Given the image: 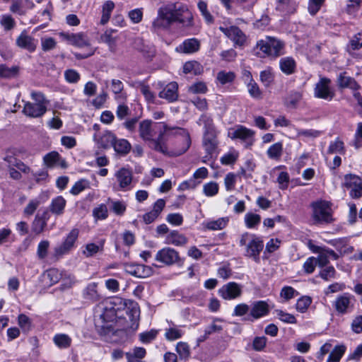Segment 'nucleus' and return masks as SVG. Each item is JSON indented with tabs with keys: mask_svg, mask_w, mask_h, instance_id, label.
I'll return each instance as SVG.
<instances>
[{
	"mask_svg": "<svg viewBox=\"0 0 362 362\" xmlns=\"http://www.w3.org/2000/svg\"><path fill=\"white\" fill-rule=\"evenodd\" d=\"M238 158V153L235 151L224 154L220 159L223 165H231L235 163Z\"/></svg>",
	"mask_w": 362,
	"mask_h": 362,
	"instance_id": "57",
	"label": "nucleus"
},
{
	"mask_svg": "<svg viewBox=\"0 0 362 362\" xmlns=\"http://www.w3.org/2000/svg\"><path fill=\"white\" fill-rule=\"evenodd\" d=\"M146 351L143 347H134L125 354L127 362H144L142 359L146 356Z\"/></svg>",
	"mask_w": 362,
	"mask_h": 362,
	"instance_id": "31",
	"label": "nucleus"
},
{
	"mask_svg": "<svg viewBox=\"0 0 362 362\" xmlns=\"http://www.w3.org/2000/svg\"><path fill=\"white\" fill-rule=\"evenodd\" d=\"M155 259L157 262L165 264H172L181 262L176 250H158Z\"/></svg>",
	"mask_w": 362,
	"mask_h": 362,
	"instance_id": "16",
	"label": "nucleus"
},
{
	"mask_svg": "<svg viewBox=\"0 0 362 362\" xmlns=\"http://www.w3.org/2000/svg\"><path fill=\"white\" fill-rule=\"evenodd\" d=\"M313 216L319 223H330L332 221L331 208L329 202L318 201L312 204Z\"/></svg>",
	"mask_w": 362,
	"mask_h": 362,
	"instance_id": "8",
	"label": "nucleus"
},
{
	"mask_svg": "<svg viewBox=\"0 0 362 362\" xmlns=\"http://www.w3.org/2000/svg\"><path fill=\"white\" fill-rule=\"evenodd\" d=\"M176 351L180 358H187L189 356V347L185 342L180 341L176 345Z\"/></svg>",
	"mask_w": 362,
	"mask_h": 362,
	"instance_id": "58",
	"label": "nucleus"
},
{
	"mask_svg": "<svg viewBox=\"0 0 362 362\" xmlns=\"http://www.w3.org/2000/svg\"><path fill=\"white\" fill-rule=\"evenodd\" d=\"M244 221L247 228H253L260 223L261 216L259 214L249 212L245 215Z\"/></svg>",
	"mask_w": 362,
	"mask_h": 362,
	"instance_id": "44",
	"label": "nucleus"
},
{
	"mask_svg": "<svg viewBox=\"0 0 362 362\" xmlns=\"http://www.w3.org/2000/svg\"><path fill=\"white\" fill-rule=\"evenodd\" d=\"M260 80L266 87L269 86L274 81V76L271 68L262 71L260 72Z\"/></svg>",
	"mask_w": 362,
	"mask_h": 362,
	"instance_id": "50",
	"label": "nucleus"
},
{
	"mask_svg": "<svg viewBox=\"0 0 362 362\" xmlns=\"http://www.w3.org/2000/svg\"><path fill=\"white\" fill-rule=\"evenodd\" d=\"M283 151V144L281 142H276L269 147L267 151V155L270 159L279 160L282 156Z\"/></svg>",
	"mask_w": 362,
	"mask_h": 362,
	"instance_id": "34",
	"label": "nucleus"
},
{
	"mask_svg": "<svg viewBox=\"0 0 362 362\" xmlns=\"http://www.w3.org/2000/svg\"><path fill=\"white\" fill-rule=\"evenodd\" d=\"M53 342L60 349H66L71 345L72 339L66 334L58 333L54 335Z\"/></svg>",
	"mask_w": 362,
	"mask_h": 362,
	"instance_id": "33",
	"label": "nucleus"
},
{
	"mask_svg": "<svg viewBox=\"0 0 362 362\" xmlns=\"http://www.w3.org/2000/svg\"><path fill=\"white\" fill-rule=\"evenodd\" d=\"M115 137V134L112 132L105 131L103 133H95L93 135V140L98 148L107 149L112 147Z\"/></svg>",
	"mask_w": 362,
	"mask_h": 362,
	"instance_id": "15",
	"label": "nucleus"
},
{
	"mask_svg": "<svg viewBox=\"0 0 362 362\" xmlns=\"http://www.w3.org/2000/svg\"><path fill=\"white\" fill-rule=\"evenodd\" d=\"M16 45L23 49L28 50L30 52H33L36 47L37 43L35 39L28 35L25 31H23L16 39Z\"/></svg>",
	"mask_w": 362,
	"mask_h": 362,
	"instance_id": "20",
	"label": "nucleus"
},
{
	"mask_svg": "<svg viewBox=\"0 0 362 362\" xmlns=\"http://www.w3.org/2000/svg\"><path fill=\"white\" fill-rule=\"evenodd\" d=\"M62 274L57 269L52 268L45 271L42 276V281L47 286H51L57 284L61 279Z\"/></svg>",
	"mask_w": 362,
	"mask_h": 362,
	"instance_id": "23",
	"label": "nucleus"
},
{
	"mask_svg": "<svg viewBox=\"0 0 362 362\" xmlns=\"http://www.w3.org/2000/svg\"><path fill=\"white\" fill-rule=\"evenodd\" d=\"M255 50L260 57L276 59L285 54V42L277 37L266 36L257 42Z\"/></svg>",
	"mask_w": 362,
	"mask_h": 362,
	"instance_id": "4",
	"label": "nucleus"
},
{
	"mask_svg": "<svg viewBox=\"0 0 362 362\" xmlns=\"http://www.w3.org/2000/svg\"><path fill=\"white\" fill-rule=\"evenodd\" d=\"M116 184L113 188L116 191L127 192L134 187L133 172L130 168L122 167L115 173Z\"/></svg>",
	"mask_w": 362,
	"mask_h": 362,
	"instance_id": "6",
	"label": "nucleus"
},
{
	"mask_svg": "<svg viewBox=\"0 0 362 362\" xmlns=\"http://www.w3.org/2000/svg\"><path fill=\"white\" fill-rule=\"evenodd\" d=\"M267 339L265 337H256L252 341V349L256 351H262L267 344Z\"/></svg>",
	"mask_w": 362,
	"mask_h": 362,
	"instance_id": "60",
	"label": "nucleus"
},
{
	"mask_svg": "<svg viewBox=\"0 0 362 362\" xmlns=\"http://www.w3.org/2000/svg\"><path fill=\"white\" fill-rule=\"evenodd\" d=\"M312 303V300L309 296H303L300 298L296 303V308L300 313H304Z\"/></svg>",
	"mask_w": 362,
	"mask_h": 362,
	"instance_id": "54",
	"label": "nucleus"
},
{
	"mask_svg": "<svg viewBox=\"0 0 362 362\" xmlns=\"http://www.w3.org/2000/svg\"><path fill=\"white\" fill-rule=\"evenodd\" d=\"M240 243L241 247H246L247 249H262L264 247L260 238L247 233L241 236Z\"/></svg>",
	"mask_w": 362,
	"mask_h": 362,
	"instance_id": "18",
	"label": "nucleus"
},
{
	"mask_svg": "<svg viewBox=\"0 0 362 362\" xmlns=\"http://www.w3.org/2000/svg\"><path fill=\"white\" fill-rule=\"evenodd\" d=\"M169 131L180 137L181 146L170 153L178 156L185 153L191 145V139L188 131L180 127H169L163 122H153L151 120H143L139 124V135L145 141H149L150 146L155 151L163 154H168V148L164 140V135Z\"/></svg>",
	"mask_w": 362,
	"mask_h": 362,
	"instance_id": "1",
	"label": "nucleus"
},
{
	"mask_svg": "<svg viewBox=\"0 0 362 362\" xmlns=\"http://www.w3.org/2000/svg\"><path fill=\"white\" fill-rule=\"evenodd\" d=\"M298 294V291H296L291 286H284L282 288L280 296L286 300L293 298Z\"/></svg>",
	"mask_w": 362,
	"mask_h": 362,
	"instance_id": "62",
	"label": "nucleus"
},
{
	"mask_svg": "<svg viewBox=\"0 0 362 362\" xmlns=\"http://www.w3.org/2000/svg\"><path fill=\"white\" fill-rule=\"evenodd\" d=\"M203 71L202 66L196 61H189L183 65V72L185 74H191L199 75Z\"/></svg>",
	"mask_w": 362,
	"mask_h": 362,
	"instance_id": "37",
	"label": "nucleus"
},
{
	"mask_svg": "<svg viewBox=\"0 0 362 362\" xmlns=\"http://www.w3.org/2000/svg\"><path fill=\"white\" fill-rule=\"evenodd\" d=\"M255 132L243 125H236L230 129L228 136L231 139H239L246 148H250L255 143Z\"/></svg>",
	"mask_w": 362,
	"mask_h": 362,
	"instance_id": "7",
	"label": "nucleus"
},
{
	"mask_svg": "<svg viewBox=\"0 0 362 362\" xmlns=\"http://www.w3.org/2000/svg\"><path fill=\"white\" fill-rule=\"evenodd\" d=\"M19 69L13 66L8 67L5 64H0V77L11 78L16 77L18 74Z\"/></svg>",
	"mask_w": 362,
	"mask_h": 362,
	"instance_id": "41",
	"label": "nucleus"
},
{
	"mask_svg": "<svg viewBox=\"0 0 362 362\" xmlns=\"http://www.w3.org/2000/svg\"><path fill=\"white\" fill-rule=\"evenodd\" d=\"M337 85L341 88H349L352 90L359 88L358 84L355 79L346 75V72L340 73L337 77Z\"/></svg>",
	"mask_w": 362,
	"mask_h": 362,
	"instance_id": "25",
	"label": "nucleus"
},
{
	"mask_svg": "<svg viewBox=\"0 0 362 362\" xmlns=\"http://www.w3.org/2000/svg\"><path fill=\"white\" fill-rule=\"evenodd\" d=\"M177 88V83L176 82H171L166 85L163 90L159 93L158 96L169 102L175 101L178 98Z\"/></svg>",
	"mask_w": 362,
	"mask_h": 362,
	"instance_id": "22",
	"label": "nucleus"
},
{
	"mask_svg": "<svg viewBox=\"0 0 362 362\" xmlns=\"http://www.w3.org/2000/svg\"><path fill=\"white\" fill-rule=\"evenodd\" d=\"M136 48L141 52L144 57L151 58L155 54V49L153 46L144 45L141 40L135 42Z\"/></svg>",
	"mask_w": 362,
	"mask_h": 362,
	"instance_id": "42",
	"label": "nucleus"
},
{
	"mask_svg": "<svg viewBox=\"0 0 362 362\" xmlns=\"http://www.w3.org/2000/svg\"><path fill=\"white\" fill-rule=\"evenodd\" d=\"M30 98L33 102L22 100L24 103L23 113L31 118L42 117L47 110L49 100L45 94L40 91H31Z\"/></svg>",
	"mask_w": 362,
	"mask_h": 362,
	"instance_id": "5",
	"label": "nucleus"
},
{
	"mask_svg": "<svg viewBox=\"0 0 362 362\" xmlns=\"http://www.w3.org/2000/svg\"><path fill=\"white\" fill-rule=\"evenodd\" d=\"M301 99L302 94L300 92H293L286 99L285 105L288 107L295 108Z\"/></svg>",
	"mask_w": 362,
	"mask_h": 362,
	"instance_id": "49",
	"label": "nucleus"
},
{
	"mask_svg": "<svg viewBox=\"0 0 362 362\" xmlns=\"http://www.w3.org/2000/svg\"><path fill=\"white\" fill-rule=\"evenodd\" d=\"M166 221L171 225L179 226L183 223V216L179 213L169 214L166 217Z\"/></svg>",
	"mask_w": 362,
	"mask_h": 362,
	"instance_id": "64",
	"label": "nucleus"
},
{
	"mask_svg": "<svg viewBox=\"0 0 362 362\" xmlns=\"http://www.w3.org/2000/svg\"><path fill=\"white\" fill-rule=\"evenodd\" d=\"M158 334V331L151 329L139 334V339L144 344H148L154 340Z\"/></svg>",
	"mask_w": 362,
	"mask_h": 362,
	"instance_id": "61",
	"label": "nucleus"
},
{
	"mask_svg": "<svg viewBox=\"0 0 362 362\" xmlns=\"http://www.w3.org/2000/svg\"><path fill=\"white\" fill-rule=\"evenodd\" d=\"M115 8V4L112 1H107L103 5L102 17L100 19V23L102 25L106 24L110 18L112 10Z\"/></svg>",
	"mask_w": 362,
	"mask_h": 362,
	"instance_id": "40",
	"label": "nucleus"
},
{
	"mask_svg": "<svg viewBox=\"0 0 362 362\" xmlns=\"http://www.w3.org/2000/svg\"><path fill=\"white\" fill-rule=\"evenodd\" d=\"M279 68L286 75H291L295 73L296 62L291 57H285L279 60Z\"/></svg>",
	"mask_w": 362,
	"mask_h": 362,
	"instance_id": "26",
	"label": "nucleus"
},
{
	"mask_svg": "<svg viewBox=\"0 0 362 362\" xmlns=\"http://www.w3.org/2000/svg\"><path fill=\"white\" fill-rule=\"evenodd\" d=\"M229 221L228 217H222L216 220H209L203 223V227L206 230H218L225 228Z\"/></svg>",
	"mask_w": 362,
	"mask_h": 362,
	"instance_id": "27",
	"label": "nucleus"
},
{
	"mask_svg": "<svg viewBox=\"0 0 362 362\" xmlns=\"http://www.w3.org/2000/svg\"><path fill=\"white\" fill-rule=\"evenodd\" d=\"M200 41L194 37L185 40L175 48V51L182 54H194L200 49Z\"/></svg>",
	"mask_w": 362,
	"mask_h": 362,
	"instance_id": "14",
	"label": "nucleus"
},
{
	"mask_svg": "<svg viewBox=\"0 0 362 362\" xmlns=\"http://www.w3.org/2000/svg\"><path fill=\"white\" fill-rule=\"evenodd\" d=\"M331 80L328 78H320L314 88V96L317 98L330 101L334 97V92L330 87Z\"/></svg>",
	"mask_w": 362,
	"mask_h": 362,
	"instance_id": "11",
	"label": "nucleus"
},
{
	"mask_svg": "<svg viewBox=\"0 0 362 362\" xmlns=\"http://www.w3.org/2000/svg\"><path fill=\"white\" fill-rule=\"evenodd\" d=\"M93 216L95 219L104 220L108 216V210L105 204H101L93 210Z\"/></svg>",
	"mask_w": 362,
	"mask_h": 362,
	"instance_id": "48",
	"label": "nucleus"
},
{
	"mask_svg": "<svg viewBox=\"0 0 362 362\" xmlns=\"http://www.w3.org/2000/svg\"><path fill=\"white\" fill-rule=\"evenodd\" d=\"M43 161L48 168H52L57 164L63 168L66 166V161L60 160V155L57 151H52L46 154L43 158Z\"/></svg>",
	"mask_w": 362,
	"mask_h": 362,
	"instance_id": "30",
	"label": "nucleus"
},
{
	"mask_svg": "<svg viewBox=\"0 0 362 362\" xmlns=\"http://www.w3.org/2000/svg\"><path fill=\"white\" fill-rule=\"evenodd\" d=\"M66 203V200L62 196H58L52 199L49 206L50 211L56 215H61L64 212Z\"/></svg>",
	"mask_w": 362,
	"mask_h": 362,
	"instance_id": "35",
	"label": "nucleus"
},
{
	"mask_svg": "<svg viewBox=\"0 0 362 362\" xmlns=\"http://www.w3.org/2000/svg\"><path fill=\"white\" fill-rule=\"evenodd\" d=\"M125 304L120 298L106 300L96 308L94 322L96 329L102 334H107L115 330V323L118 313L124 308Z\"/></svg>",
	"mask_w": 362,
	"mask_h": 362,
	"instance_id": "3",
	"label": "nucleus"
},
{
	"mask_svg": "<svg viewBox=\"0 0 362 362\" xmlns=\"http://www.w3.org/2000/svg\"><path fill=\"white\" fill-rule=\"evenodd\" d=\"M219 187L216 182H209L203 185V192L206 197H214L218 194Z\"/></svg>",
	"mask_w": 362,
	"mask_h": 362,
	"instance_id": "47",
	"label": "nucleus"
},
{
	"mask_svg": "<svg viewBox=\"0 0 362 362\" xmlns=\"http://www.w3.org/2000/svg\"><path fill=\"white\" fill-rule=\"evenodd\" d=\"M202 144L206 153L211 156L216 152L218 144L217 132L203 134Z\"/></svg>",
	"mask_w": 362,
	"mask_h": 362,
	"instance_id": "21",
	"label": "nucleus"
},
{
	"mask_svg": "<svg viewBox=\"0 0 362 362\" xmlns=\"http://www.w3.org/2000/svg\"><path fill=\"white\" fill-rule=\"evenodd\" d=\"M235 77V74L232 71H221L217 74V80L223 85L233 82Z\"/></svg>",
	"mask_w": 362,
	"mask_h": 362,
	"instance_id": "52",
	"label": "nucleus"
},
{
	"mask_svg": "<svg viewBox=\"0 0 362 362\" xmlns=\"http://www.w3.org/2000/svg\"><path fill=\"white\" fill-rule=\"evenodd\" d=\"M167 243L177 247H182L187 243V238L176 230L171 232L167 237Z\"/></svg>",
	"mask_w": 362,
	"mask_h": 362,
	"instance_id": "36",
	"label": "nucleus"
},
{
	"mask_svg": "<svg viewBox=\"0 0 362 362\" xmlns=\"http://www.w3.org/2000/svg\"><path fill=\"white\" fill-rule=\"evenodd\" d=\"M247 88L250 95L256 100H259L262 98V91L259 89L257 83L253 80L251 79L247 84Z\"/></svg>",
	"mask_w": 362,
	"mask_h": 362,
	"instance_id": "45",
	"label": "nucleus"
},
{
	"mask_svg": "<svg viewBox=\"0 0 362 362\" xmlns=\"http://www.w3.org/2000/svg\"><path fill=\"white\" fill-rule=\"evenodd\" d=\"M85 298L92 301H96L99 300L100 296L97 291V284L90 283L85 288L83 291Z\"/></svg>",
	"mask_w": 362,
	"mask_h": 362,
	"instance_id": "38",
	"label": "nucleus"
},
{
	"mask_svg": "<svg viewBox=\"0 0 362 362\" xmlns=\"http://www.w3.org/2000/svg\"><path fill=\"white\" fill-rule=\"evenodd\" d=\"M197 123L199 126H203V134H210L212 133L217 132L212 118L207 115H202L199 118L198 121L197 122Z\"/></svg>",
	"mask_w": 362,
	"mask_h": 362,
	"instance_id": "29",
	"label": "nucleus"
},
{
	"mask_svg": "<svg viewBox=\"0 0 362 362\" xmlns=\"http://www.w3.org/2000/svg\"><path fill=\"white\" fill-rule=\"evenodd\" d=\"M168 327L165 329V337L168 341H175L182 337L185 334L184 326L177 325L172 321H168Z\"/></svg>",
	"mask_w": 362,
	"mask_h": 362,
	"instance_id": "17",
	"label": "nucleus"
},
{
	"mask_svg": "<svg viewBox=\"0 0 362 362\" xmlns=\"http://www.w3.org/2000/svg\"><path fill=\"white\" fill-rule=\"evenodd\" d=\"M90 187V182L86 179H81L77 181L70 190L73 195H78L81 192Z\"/></svg>",
	"mask_w": 362,
	"mask_h": 362,
	"instance_id": "46",
	"label": "nucleus"
},
{
	"mask_svg": "<svg viewBox=\"0 0 362 362\" xmlns=\"http://www.w3.org/2000/svg\"><path fill=\"white\" fill-rule=\"evenodd\" d=\"M197 7L206 22L207 23H211L214 21V18L208 11L206 3L204 1H199Z\"/></svg>",
	"mask_w": 362,
	"mask_h": 362,
	"instance_id": "51",
	"label": "nucleus"
},
{
	"mask_svg": "<svg viewBox=\"0 0 362 362\" xmlns=\"http://www.w3.org/2000/svg\"><path fill=\"white\" fill-rule=\"evenodd\" d=\"M346 351L344 345L336 346L330 352L327 362H339Z\"/></svg>",
	"mask_w": 362,
	"mask_h": 362,
	"instance_id": "39",
	"label": "nucleus"
},
{
	"mask_svg": "<svg viewBox=\"0 0 362 362\" xmlns=\"http://www.w3.org/2000/svg\"><path fill=\"white\" fill-rule=\"evenodd\" d=\"M297 5L291 0H278L276 9L284 15H290L295 13Z\"/></svg>",
	"mask_w": 362,
	"mask_h": 362,
	"instance_id": "32",
	"label": "nucleus"
},
{
	"mask_svg": "<svg viewBox=\"0 0 362 362\" xmlns=\"http://www.w3.org/2000/svg\"><path fill=\"white\" fill-rule=\"evenodd\" d=\"M361 0H349L346 11L349 15H355L359 10Z\"/></svg>",
	"mask_w": 362,
	"mask_h": 362,
	"instance_id": "63",
	"label": "nucleus"
},
{
	"mask_svg": "<svg viewBox=\"0 0 362 362\" xmlns=\"http://www.w3.org/2000/svg\"><path fill=\"white\" fill-rule=\"evenodd\" d=\"M218 294L224 300H234L241 296L242 287L235 282H229L218 290Z\"/></svg>",
	"mask_w": 362,
	"mask_h": 362,
	"instance_id": "12",
	"label": "nucleus"
},
{
	"mask_svg": "<svg viewBox=\"0 0 362 362\" xmlns=\"http://www.w3.org/2000/svg\"><path fill=\"white\" fill-rule=\"evenodd\" d=\"M64 78L66 82L76 83L80 80L81 76L75 69H69L64 71Z\"/></svg>",
	"mask_w": 362,
	"mask_h": 362,
	"instance_id": "56",
	"label": "nucleus"
},
{
	"mask_svg": "<svg viewBox=\"0 0 362 362\" xmlns=\"http://www.w3.org/2000/svg\"><path fill=\"white\" fill-rule=\"evenodd\" d=\"M219 30L228 38L234 42L235 45H243L246 40V36L243 32L237 26L231 25L229 27L220 26Z\"/></svg>",
	"mask_w": 362,
	"mask_h": 362,
	"instance_id": "13",
	"label": "nucleus"
},
{
	"mask_svg": "<svg viewBox=\"0 0 362 362\" xmlns=\"http://www.w3.org/2000/svg\"><path fill=\"white\" fill-rule=\"evenodd\" d=\"M111 210L117 215L122 216L124 214L127 206L124 202L112 201L111 202Z\"/></svg>",
	"mask_w": 362,
	"mask_h": 362,
	"instance_id": "59",
	"label": "nucleus"
},
{
	"mask_svg": "<svg viewBox=\"0 0 362 362\" xmlns=\"http://www.w3.org/2000/svg\"><path fill=\"white\" fill-rule=\"evenodd\" d=\"M62 36L66 40L69 44L78 47H83L89 45L88 37L83 33H62Z\"/></svg>",
	"mask_w": 362,
	"mask_h": 362,
	"instance_id": "19",
	"label": "nucleus"
},
{
	"mask_svg": "<svg viewBox=\"0 0 362 362\" xmlns=\"http://www.w3.org/2000/svg\"><path fill=\"white\" fill-rule=\"evenodd\" d=\"M344 186L350 189L349 195L352 199L362 197V178L354 174H346L344 178Z\"/></svg>",
	"mask_w": 362,
	"mask_h": 362,
	"instance_id": "10",
	"label": "nucleus"
},
{
	"mask_svg": "<svg viewBox=\"0 0 362 362\" xmlns=\"http://www.w3.org/2000/svg\"><path fill=\"white\" fill-rule=\"evenodd\" d=\"M177 23L185 28L194 25V17L187 5L181 2L170 3L158 8L157 16L152 22V29L157 32L168 30Z\"/></svg>",
	"mask_w": 362,
	"mask_h": 362,
	"instance_id": "2",
	"label": "nucleus"
},
{
	"mask_svg": "<svg viewBox=\"0 0 362 362\" xmlns=\"http://www.w3.org/2000/svg\"><path fill=\"white\" fill-rule=\"evenodd\" d=\"M269 313V307L264 301H257L252 304L250 309V316L255 319H259L267 315Z\"/></svg>",
	"mask_w": 362,
	"mask_h": 362,
	"instance_id": "24",
	"label": "nucleus"
},
{
	"mask_svg": "<svg viewBox=\"0 0 362 362\" xmlns=\"http://www.w3.org/2000/svg\"><path fill=\"white\" fill-rule=\"evenodd\" d=\"M40 204V202L37 199L30 200L23 210L24 215L26 216H31L35 213Z\"/></svg>",
	"mask_w": 362,
	"mask_h": 362,
	"instance_id": "55",
	"label": "nucleus"
},
{
	"mask_svg": "<svg viewBox=\"0 0 362 362\" xmlns=\"http://www.w3.org/2000/svg\"><path fill=\"white\" fill-rule=\"evenodd\" d=\"M112 148L117 154L124 156L130 152L132 146L127 139H117L116 136Z\"/></svg>",
	"mask_w": 362,
	"mask_h": 362,
	"instance_id": "28",
	"label": "nucleus"
},
{
	"mask_svg": "<svg viewBox=\"0 0 362 362\" xmlns=\"http://www.w3.org/2000/svg\"><path fill=\"white\" fill-rule=\"evenodd\" d=\"M354 296L349 293L338 296L332 305L336 312L339 315L351 313L354 308Z\"/></svg>",
	"mask_w": 362,
	"mask_h": 362,
	"instance_id": "9",
	"label": "nucleus"
},
{
	"mask_svg": "<svg viewBox=\"0 0 362 362\" xmlns=\"http://www.w3.org/2000/svg\"><path fill=\"white\" fill-rule=\"evenodd\" d=\"M329 153H344V146L343 141L339 139L332 142L328 148Z\"/></svg>",
	"mask_w": 362,
	"mask_h": 362,
	"instance_id": "53",
	"label": "nucleus"
},
{
	"mask_svg": "<svg viewBox=\"0 0 362 362\" xmlns=\"http://www.w3.org/2000/svg\"><path fill=\"white\" fill-rule=\"evenodd\" d=\"M78 229H72L66 236L61 249H70L71 247H74V243L78 237Z\"/></svg>",
	"mask_w": 362,
	"mask_h": 362,
	"instance_id": "43",
	"label": "nucleus"
}]
</instances>
